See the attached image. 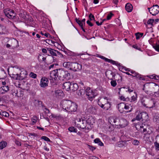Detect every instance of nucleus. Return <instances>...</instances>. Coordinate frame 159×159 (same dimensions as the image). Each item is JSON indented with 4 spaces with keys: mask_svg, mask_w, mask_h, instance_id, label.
Segmentation results:
<instances>
[{
    "mask_svg": "<svg viewBox=\"0 0 159 159\" xmlns=\"http://www.w3.org/2000/svg\"><path fill=\"white\" fill-rule=\"evenodd\" d=\"M61 104L62 108L68 112H75L77 110L76 104L69 100H63L61 102Z\"/></svg>",
    "mask_w": 159,
    "mask_h": 159,
    "instance_id": "nucleus-1",
    "label": "nucleus"
},
{
    "mask_svg": "<svg viewBox=\"0 0 159 159\" xmlns=\"http://www.w3.org/2000/svg\"><path fill=\"white\" fill-rule=\"evenodd\" d=\"M58 78L60 80L66 79L69 80L71 79L70 73L68 71L62 69H58Z\"/></svg>",
    "mask_w": 159,
    "mask_h": 159,
    "instance_id": "nucleus-2",
    "label": "nucleus"
},
{
    "mask_svg": "<svg viewBox=\"0 0 159 159\" xmlns=\"http://www.w3.org/2000/svg\"><path fill=\"white\" fill-rule=\"evenodd\" d=\"M75 125L78 128L84 129L87 126L86 121L84 117L77 118L75 120Z\"/></svg>",
    "mask_w": 159,
    "mask_h": 159,
    "instance_id": "nucleus-3",
    "label": "nucleus"
},
{
    "mask_svg": "<svg viewBox=\"0 0 159 159\" xmlns=\"http://www.w3.org/2000/svg\"><path fill=\"white\" fill-rule=\"evenodd\" d=\"M86 95L90 101H92L96 96L94 92L89 87L86 89Z\"/></svg>",
    "mask_w": 159,
    "mask_h": 159,
    "instance_id": "nucleus-4",
    "label": "nucleus"
},
{
    "mask_svg": "<svg viewBox=\"0 0 159 159\" xmlns=\"http://www.w3.org/2000/svg\"><path fill=\"white\" fill-rule=\"evenodd\" d=\"M149 12L152 16H156L159 12V6L157 5H153L150 8H148Z\"/></svg>",
    "mask_w": 159,
    "mask_h": 159,
    "instance_id": "nucleus-5",
    "label": "nucleus"
},
{
    "mask_svg": "<svg viewBox=\"0 0 159 159\" xmlns=\"http://www.w3.org/2000/svg\"><path fill=\"white\" fill-rule=\"evenodd\" d=\"M4 13L5 16L10 19H14L16 18V13L14 11L11 10H4Z\"/></svg>",
    "mask_w": 159,
    "mask_h": 159,
    "instance_id": "nucleus-6",
    "label": "nucleus"
},
{
    "mask_svg": "<svg viewBox=\"0 0 159 159\" xmlns=\"http://www.w3.org/2000/svg\"><path fill=\"white\" fill-rule=\"evenodd\" d=\"M58 69H56L50 72L49 79L50 80H57V78H58Z\"/></svg>",
    "mask_w": 159,
    "mask_h": 159,
    "instance_id": "nucleus-7",
    "label": "nucleus"
},
{
    "mask_svg": "<svg viewBox=\"0 0 159 159\" xmlns=\"http://www.w3.org/2000/svg\"><path fill=\"white\" fill-rule=\"evenodd\" d=\"M71 70L74 71H78L82 69V65L77 63L72 62L71 65Z\"/></svg>",
    "mask_w": 159,
    "mask_h": 159,
    "instance_id": "nucleus-8",
    "label": "nucleus"
},
{
    "mask_svg": "<svg viewBox=\"0 0 159 159\" xmlns=\"http://www.w3.org/2000/svg\"><path fill=\"white\" fill-rule=\"evenodd\" d=\"M96 112V108L91 105H89L86 110L85 113L87 115L91 114H95Z\"/></svg>",
    "mask_w": 159,
    "mask_h": 159,
    "instance_id": "nucleus-9",
    "label": "nucleus"
},
{
    "mask_svg": "<svg viewBox=\"0 0 159 159\" xmlns=\"http://www.w3.org/2000/svg\"><path fill=\"white\" fill-rule=\"evenodd\" d=\"M9 43L10 44L11 47L12 49L17 47L18 44V41L17 40L15 39H10L8 41Z\"/></svg>",
    "mask_w": 159,
    "mask_h": 159,
    "instance_id": "nucleus-10",
    "label": "nucleus"
},
{
    "mask_svg": "<svg viewBox=\"0 0 159 159\" xmlns=\"http://www.w3.org/2000/svg\"><path fill=\"white\" fill-rule=\"evenodd\" d=\"M105 75L109 79L112 80L113 78L115 79L116 74L111 70L106 71Z\"/></svg>",
    "mask_w": 159,
    "mask_h": 159,
    "instance_id": "nucleus-11",
    "label": "nucleus"
},
{
    "mask_svg": "<svg viewBox=\"0 0 159 159\" xmlns=\"http://www.w3.org/2000/svg\"><path fill=\"white\" fill-rule=\"evenodd\" d=\"M48 79L46 77L42 78L40 81V85L41 87H45L48 86Z\"/></svg>",
    "mask_w": 159,
    "mask_h": 159,
    "instance_id": "nucleus-12",
    "label": "nucleus"
},
{
    "mask_svg": "<svg viewBox=\"0 0 159 159\" xmlns=\"http://www.w3.org/2000/svg\"><path fill=\"white\" fill-rule=\"evenodd\" d=\"M125 107V104L124 102H121L117 105V108H118L119 111L122 113L124 111V108Z\"/></svg>",
    "mask_w": 159,
    "mask_h": 159,
    "instance_id": "nucleus-13",
    "label": "nucleus"
},
{
    "mask_svg": "<svg viewBox=\"0 0 159 159\" xmlns=\"http://www.w3.org/2000/svg\"><path fill=\"white\" fill-rule=\"evenodd\" d=\"M128 124L127 120L121 118L120 119V123H119V125L121 128L127 126Z\"/></svg>",
    "mask_w": 159,
    "mask_h": 159,
    "instance_id": "nucleus-14",
    "label": "nucleus"
},
{
    "mask_svg": "<svg viewBox=\"0 0 159 159\" xmlns=\"http://www.w3.org/2000/svg\"><path fill=\"white\" fill-rule=\"evenodd\" d=\"M100 106L105 110H108L111 107V103L107 101V102L105 104H102L100 103Z\"/></svg>",
    "mask_w": 159,
    "mask_h": 159,
    "instance_id": "nucleus-15",
    "label": "nucleus"
},
{
    "mask_svg": "<svg viewBox=\"0 0 159 159\" xmlns=\"http://www.w3.org/2000/svg\"><path fill=\"white\" fill-rule=\"evenodd\" d=\"M71 85V82L69 81L65 82L63 84V88L66 91L70 90V86Z\"/></svg>",
    "mask_w": 159,
    "mask_h": 159,
    "instance_id": "nucleus-16",
    "label": "nucleus"
},
{
    "mask_svg": "<svg viewBox=\"0 0 159 159\" xmlns=\"http://www.w3.org/2000/svg\"><path fill=\"white\" fill-rule=\"evenodd\" d=\"M125 8L128 12H130L133 10V6L129 3H127L125 6Z\"/></svg>",
    "mask_w": 159,
    "mask_h": 159,
    "instance_id": "nucleus-17",
    "label": "nucleus"
},
{
    "mask_svg": "<svg viewBox=\"0 0 159 159\" xmlns=\"http://www.w3.org/2000/svg\"><path fill=\"white\" fill-rule=\"evenodd\" d=\"M78 88V84L75 83H71V85L70 86V90L73 91H75Z\"/></svg>",
    "mask_w": 159,
    "mask_h": 159,
    "instance_id": "nucleus-18",
    "label": "nucleus"
},
{
    "mask_svg": "<svg viewBox=\"0 0 159 159\" xmlns=\"http://www.w3.org/2000/svg\"><path fill=\"white\" fill-rule=\"evenodd\" d=\"M34 104L35 106L39 108L41 106H43L42 105V102L38 100H34Z\"/></svg>",
    "mask_w": 159,
    "mask_h": 159,
    "instance_id": "nucleus-19",
    "label": "nucleus"
},
{
    "mask_svg": "<svg viewBox=\"0 0 159 159\" xmlns=\"http://www.w3.org/2000/svg\"><path fill=\"white\" fill-rule=\"evenodd\" d=\"M140 128L141 129L143 128V133L146 132V133L144 134H150L151 132V131L150 132L149 131V127H148H148L147 128H145L143 124L140 126Z\"/></svg>",
    "mask_w": 159,
    "mask_h": 159,
    "instance_id": "nucleus-20",
    "label": "nucleus"
},
{
    "mask_svg": "<svg viewBox=\"0 0 159 159\" xmlns=\"http://www.w3.org/2000/svg\"><path fill=\"white\" fill-rule=\"evenodd\" d=\"M146 104L147 105L145 107H146L152 108L155 106V103L152 100L149 101L148 103Z\"/></svg>",
    "mask_w": 159,
    "mask_h": 159,
    "instance_id": "nucleus-21",
    "label": "nucleus"
},
{
    "mask_svg": "<svg viewBox=\"0 0 159 159\" xmlns=\"http://www.w3.org/2000/svg\"><path fill=\"white\" fill-rule=\"evenodd\" d=\"M20 13L19 15L20 17L22 18L23 19H25L26 18V12L22 10H20Z\"/></svg>",
    "mask_w": 159,
    "mask_h": 159,
    "instance_id": "nucleus-22",
    "label": "nucleus"
},
{
    "mask_svg": "<svg viewBox=\"0 0 159 159\" xmlns=\"http://www.w3.org/2000/svg\"><path fill=\"white\" fill-rule=\"evenodd\" d=\"M72 62H64L63 64V67L65 68L69 69V70H71V65Z\"/></svg>",
    "mask_w": 159,
    "mask_h": 159,
    "instance_id": "nucleus-23",
    "label": "nucleus"
},
{
    "mask_svg": "<svg viewBox=\"0 0 159 159\" xmlns=\"http://www.w3.org/2000/svg\"><path fill=\"white\" fill-rule=\"evenodd\" d=\"M132 76L133 77H135L136 78L139 79V80H145V79H144L143 77H141V75L139 74V73L135 72L132 75Z\"/></svg>",
    "mask_w": 159,
    "mask_h": 159,
    "instance_id": "nucleus-24",
    "label": "nucleus"
},
{
    "mask_svg": "<svg viewBox=\"0 0 159 159\" xmlns=\"http://www.w3.org/2000/svg\"><path fill=\"white\" fill-rule=\"evenodd\" d=\"M141 114L142 116V120H146L148 119V114L146 112H141Z\"/></svg>",
    "mask_w": 159,
    "mask_h": 159,
    "instance_id": "nucleus-25",
    "label": "nucleus"
},
{
    "mask_svg": "<svg viewBox=\"0 0 159 159\" xmlns=\"http://www.w3.org/2000/svg\"><path fill=\"white\" fill-rule=\"evenodd\" d=\"M63 94V92L61 90H57L54 91V95L56 97L61 96Z\"/></svg>",
    "mask_w": 159,
    "mask_h": 159,
    "instance_id": "nucleus-26",
    "label": "nucleus"
},
{
    "mask_svg": "<svg viewBox=\"0 0 159 159\" xmlns=\"http://www.w3.org/2000/svg\"><path fill=\"white\" fill-rule=\"evenodd\" d=\"M108 101L107 98L106 97H104L102 99L101 101H98V104L99 106H100V103H101L102 104H106Z\"/></svg>",
    "mask_w": 159,
    "mask_h": 159,
    "instance_id": "nucleus-27",
    "label": "nucleus"
},
{
    "mask_svg": "<svg viewBox=\"0 0 159 159\" xmlns=\"http://www.w3.org/2000/svg\"><path fill=\"white\" fill-rule=\"evenodd\" d=\"M12 93L13 96L19 97L18 95V91L16 88H14L12 91Z\"/></svg>",
    "mask_w": 159,
    "mask_h": 159,
    "instance_id": "nucleus-28",
    "label": "nucleus"
},
{
    "mask_svg": "<svg viewBox=\"0 0 159 159\" xmlns=\"http://www.w3.org/2000/svg\"><path fill=\"white\" fill-rule=\"evenodd\" d=\"M142 116L141 114V112H140L139 114H138L137 115L135 118H134L133 119L132 121H134L135 120H142Z\"/></svg>",
    "mask_w": 159,
    "mask_h": 159,
    "instance_id": "nucleus-29",
    "label": "nucleus"
},
{
    "mask_svg": "<svg viewBox=\"0 0 159 159\" xmlns=\"http://www.w3.org/2000/svg\"><path fill=\"white\" fill-rule=\"evenodd\" d=\"M86 124H88L89 125H93V123H94V120L93 118L92 117L89 118L88 119H87V120H86Z\"/></svg>",
    "mask_w": 159,
    "mask_h": 159,
    "instance_id": "nucleus-30",
    "label": "nucleus"
},
{
    "mask_svg": "<svg viewBox=\"0 0 159 159\" xmlns=\"http://www.w3.org/2000/svg\"><path fill=\"white\" fill-rule=\"evenodd\" d=\"M77 93L79 95H83L85 93L86 94V89L85 90L83 89H80L78 90Z\"/></svg>",
    "mask_w": 159,
    "mask_h": 159,
    "instance_id": "nucleus-31",
    "label": "nucleus"
},
{
    "mask_svg": "<svg viewBox=\"0 0 159 159\" xmlns=\"http://www.w3.org/2000/svg\"><path fill=\"white\" fill-rule=\"evenodd\" d=\"M5 28L4 26L0 25V34H5Z\"/></svg>",
    "mask_w": 159,
    "mask_h": 159,
    "instance_id": "nucleus-32",
    "label": "nucleus"
},
{
    "mask_svg": "<svg viewBox=\"0 0 159 159\" xmlns=\"http://www.w3.org/2000/svg\"><path fill=\"white\" fill-rule=\"evenodd\" d=\"M7 144L6 142L2 141L0 143V149H2L5 147Z\"/></svg>",
    "mask_w": 159,
    "mask_h": 159,
    "instance_id": "nucleus-33",
    "label": "nucleus"
},
{
    "mask_svg": "<svg viewBox=\"0 0 159 159\" xmlns=\"http://www.w3.org/2000/svg\"><path fill=\"white\" fill-rule=\"evenodd\" d=\"M0 115L2 116H4L6 117H8L9 116V113L5 111H0Z\"/></svg>",
    "mask_w": 159,
    "mask_h": 159,
    "instance_id": "nucleus-34",
    "label": "nucleus"
},
{
    "mask_svg": "<svg viewBox=\"0 0 159 159\" xmlns=\"http://www.w3.org/2000/svg\"><path fill=\"white\" fill-rule=\"evenodd\" d=\"M115 117H110L108 119V122L112 125H114Z\"/></svg>",
    "mask_w": 159,
    "mask_h": 159,
    "instance_id": "nucleus-35",
    "label": "nucleus"
},
{
    "mask_svg": "<svg viewBox=\"0 0 159 159\" xmlns=\"http://www.w3.org/2000/svg\"><path fill=\"white\" fill-rule=\"evenodd\" d=\"M120 119L119 118L115 117L114 125H119Z\"/></svg>",
    "mask_w": 159,
    "mask_h": 159,
    "instance_id": "nucleus-36",
    "label": "nucleus"
},
{
    "mask_svg": "<svg viewBox=\"0 0 159 159\" xmlns=\"http://www.w3.org/2000/svg\"><path fill=\"white\" fill-rule=\"evenodd\" d=\"M146 99L145 98H142L141 100V102L142 104L144 106H146L147 104L146 102H147Z\"/></svg>",
    "mask_w": 159,
    "mask_h": 159,
    "instance_id": "nucleus-37",
    "label": "nucleus"
},
{
    "mask_svg": "<svg viewBox=\"0 0 159 159\" xmlns=\"http://www.w3.org/2000/svg\"><path fill=\"white\" fill-rule=\"evenodd\" d=\"M68 130L71 132L76 133L77 131V129L73 127H69L68 129Z\"/></svg>",
    "mask_w": 159,
    "mask_h": 159,
    "instance_id": "nucleus-38",
    "label": "nucleus"
},
{
    "mask_svg": "<svg viewBox=\"0 0 159 159\" xmlns=\"http://www.w3.org/2000/svg\"><path fill=\"white\" fill-rule=\"evenodd\" d=\"M153 47L156 51L159 52V40L158 43H156L155 44L153 45Z\"/></svg>",
    "mask_w": 159,
    "mask_h": 159,
    "instance_id": "nucleus-39",
    "label": "nucleus"
},
{
    "mask_svg": "<svg viewBox=\"0 0 159 159\" xmlns=\"http://www.w3.org/2000/svg\"><path fill=\"white\" fill-rule=\"evenodd\" d=\"M137 99V94L135 93V95H133L131 97V102H134L136 101Z\"/></svg>",
    "mask_w": 159,
    "mask_h": 159,
    "instance_id": "nucleus-40",
    "label": "nucleus"
},
{
    "mask_svg": "<svg viewBox=\"0 0 159 159\" xmlns=\"http://www.w3.org/2000/svg\"><path fill=\"white\" fill-rule=\"evenodd\" d=\"M114 79L113 78L112 80H111V85L113 87H115L117 85V83L116 81L115 80H114Z\"/></svg>",
    "mask_w": 159,
    "mask_h": 159,
    "instance_id": "nucleus-41",
    "label": "nucleus"
},
{
    "mask_svg": "<svg viewBox=\"0 0 159 159\" xmlns=\"http://www.w3.org/2000/svg\"><path fill=\"white\" fill-rule=\"evenodd\" d=\"M108 62H110L113 64L116 65V66H119V64L117 62L111 60L109 59V60Z\"/></svg>",
    "mask_w": 159,
    "mask_h": 159,
    "instance_id": "nucleus-42",
    "label": "nucleus"
},
{
    "mask_svg": "<svg viewBox=\"0 0 159 159\" xmlns=\"http://www.w3.org/2000/svg\"><path fill=\"white\" fill-rule=\"evenodd\" d=\"M132 143L135 145H138L139 143V141L137 140H134L131 141Z\"/></svg>",
    "mask_w": 159,
    "mask_h": 159,
    "instance_id": "nucleus-43",
    "label": "nucleus"
},
{
    "mask_svg": "<svg viewBox=\"0 0 159 159\" xmlns=\"http://www.w3.org/2000/svg\"><path fill=\"white\" fill-rule=\"evenodd\" d=\"M38 119L37 117L35 116L33 117V119H32V125H34V124L36 122Z\"/></svg>",
    "mask_w": 159,
    "mask_h": 159,
    "instance_id": "nucleus-44",
    "label": "nucleus"
},
{
    "mask_svg": "<svg viewBox=\"0 0 159 159\" xmlns=\"http://www.w3.org/2000/svg\"><path fill=\"white\" fill-rule=\"evenodd\" d=\"M16 75L17 76L16 77L15 79H16L20 80H22L23 79L24 77L20 75V74H17Z\"/></svg>",
    "mask_w": 159,
    "mask_h": 159,
    "instance_id": "nucleus-45",
    "label": "nucleus"
},
{
    "mask_svg": "<svg viewBox=\"0 0 159 159\" xmlns=\"http://www.w3.org/2000/svg\"><path fill=\"white\" fill-rule=\"evenodd\" d=\"M75 20L76 22L81 27H82L83 24L82 23L81 21L79 20L78 19L76 18L75 19Z\"/></svg>",
    "mask_w": 159,
    "mask_h": 159,
    "instance_id": "nucleus-46",
    "label": "nucleus"
},
{
    "mask_svg": "<svg viewBox=\"0 0 159 159\" xmlns=\"http://www.w3.org/2000/svg\"><path fill=\"white\" fill-rule=\"evenodd\" d=\"M154 144L156 150L157 151H159V143L157 142H155Z\"/></svg>",
    "mask_w": 159,
    "mask_h": 159,
    "instance_id": "nucleus-47",
    "label": "nucleus"
},
{
    "mask_svg": "<svg viewBox=\"0 0 159 159\" xmlns=\"http://www.w3.org/2000/svg\"><path fill=\"white\" fill-rule=\"evenodd\" d=\"M30 76L31 78L35 79L36 78L37 75L36 74L32 72H31L30 74Z\"/></svg>",
    "mask_w": 159,
    "mask_h": 159,
    "instance_id": "nucleus-48",
    "label": "nucleus"
},
{
    "mask_svg": "<svg viewBox=\"0 0 159 159\" xmlns=\"http://www.w3.org/2000/svg\"><path fill=\"white\" fill-rule=\"evenodd\" d=\"M2 87L6 92H7L9 90V87L8 86H4Z\"/></svg>",
    "mask_w": 159,
    "mask_h": 159,
    "instance_id": "nucleus-49",
    "label": "nucleus"
},
{
    "mask_svg": "<svg viewBox=\"0 0 159 159\" xmlns=\"http://www.w3.org/2000/svg\"><path fill=\"white\" fill-rule=\"evenodd\" d=\"M154 20L153 19H150L147 22L148 24L152 25V23L154 22Z\"/></svg>",
    "mask_w": 159,
    "mask_h": 159,
    "instance_id": "nucleus-50",
    "label": "nucleus"
},
{
    "mask_svg": "<svg viewBox=\"0 0 159 159\" xmlns=\"http://www.w3.org/2000/svg\"><path fill=\"white\" fill-rule=\"evenodd\" d=\"M42 139L44 140L48 141L50 142V139L47 137L45 136H43L42 137Z\"/></svg>",
    "mask_w": 159,
    "mask_h": 159,
    "instance_id": "nucleus-51",
    "label": "nucleus"
},
{
    "mask_svg": "<svg viewBox=\"0 0 159 159\" xmlns=\"http://www.w3.org/2000/svg\"><path fill=\"white\" fill-rule=\"evenodd\" d=\"M113 15L110 12V14H108L107 16V20H109L110 19L112 16Z\"/></svg>",
    "mask_w": 159,
    "mask_h": 159,
    "instance_id": "nucleus-52",
    "label": "nucleus"
},
{
    "mask_svg": "<svg viewBox=\"0 0 159 159\" xmlns=\"http://www.w3.org/2000/svg\"><path fill=\"white\" fill-rule=\"evenodd\" d=\"M135 35L136 37V39H139L141 37L139 35V32L135 34Z\"/></svg>",
    "mask_w": 159,
    "mask_h": 159,
    "instance_id": "nucleus-53",
    "label": "nucleus"
},
{
    "mask_svg": "<svg viewBox=\"0 0 159 159\" xmlns=\"http://www.w3.org/2000/svg\"><path fill=\"white\" fill-rule=\"evenodd\" d=\"M6 93V91L2 89V88L1 87L0 88V93L1 94H3L5 93Z\"/></svg>",
    "mask_w": 159,
    "mask_h": 159,
    "instance_id": "nucleus-54",
    "label": "nucleus"
},
{
    "mask_svg": "<svg viewBox=\"0 0 159 159\" xmlns=\"http://www.w3.org/2000/svg\"><path fill=\"white\" fill-rule=\"evenodd\" d=\"M15 143L18 146H20L21 145V142L17 140H15Z\"/></svg>",
    "mask_w": 159,
    "mask_h": 159,
    "instance_id": "nucleus-55",
    "label": "nucleus"
},
{
    "mask_svg": "<svg viewBox=\"0 0 159 159\" xmlns=\"http://www.w3.org/2000/svg\"><path fill=\"white\" fill-rule=\"evenodd\" d=\"M55 51H57L56 50L53 51V50L50 53V54L53 56H57V54L55 52Z\"/></svg>",
    "mask_w": 159,
    "mask_h": 159,
    "instance_id": "nucleus-56",
    "label": "nucleus"
},
{
    "mask_svg": "<svg viewBox=\"0 0 159 159\" xmlns=\"http://www.w3.org/2000/svg\"><path fill=\"white\" fill-rule=\"evenodd\" d=\"M100 58H101V59H104L105 61H107V62H108V61L109 60L108 59L104 57L103 56H101L100 57Z\"/></svg>",
    "mask_w": 159,
    "mask_h": 159,
    "instance_id": "nucleus-57",
    "label": "nucleus"
},
{
    "mask_svg": "<svg viewBox=\"0 0 159 159\" xmlns=\"http://www.w3.org/2000/svg\"><path fill=\"white\" fill-rule=\"evenodd\" d=\"M41 33L42 34V35H44L46 37H48V35L50 36V35L48 33H45L44 34L42 32H41Z\"/></svg>",
    "mask_w": 159,
    "mask_h": 159,
    "instance_id": "nucleus-58",
    "label": "nucleus"
},
{
    "mask_svg": "<svg viewBox=\"0 0 159 159\" xmlns=\"http://www.w3.org/2000/svg\"><path fill=\"white\" fill-rule=\"evenodd\" d=\"M87 23L88 24L89 26H92L93 25V24L89 20H88L87 21Z\"/></svg>",
    "mask_w": 159,
    "mask_h": 159,
    "instance_id": "nucleus-59",
    "label": "nucleus"
},
{
    "mask_svg": "<svg viewBox=\"0 0 159 159\" xmlns=\"http://www.w3.org/2000/svg\"><path fill=\"white\" fill-rule=\"evenodd\" d=\"M100 139L99 138H96L94 140L95 143H98L100 141Z\"/></svg>",
    "mask_w": 159,
    "mask_h": 159,
    "instance_id": "nucleus-60",
    "label": "nucleus"
},
{
    "mask_svg": "<svg viewBox=\"0 0 159 159\" xmlns=\"http://www.w3.org/2000/svg\"><path fill=\"white\" fill-rule=\"evenodd\" d=\"M89 148L92 151H93L96 148L95 147H93L91 146H89Z\"/></svg>",
    "mask_w": 159,
    "mask_h": 159,
    "instance_id": "nucleus-61",
    "label": "nucleus"
},
{
    "mask_svg": "<svg viewBox=\"0 0 159 159\" xmlns=\"http://www.w3.org/2000/svg\"><path fill=\"white\" fill-rule=\"evenodd\" d=\"M120 100H123V101H126V100L127 99V98H125V97L122 96L120 97Z\"/></svg>",
    "mask_w": 159,
    "mask_h": 159,
    "instance_id": "nucleus-62",
    "label": "nucleus"
},
{
    "mask_svg": "<svg viewBox=\"0 0 159 159\" xmlns=\"http://www.w3.org/2000/svg\"><path fill=\"white\" fill-rule=\"evenodd\" d=\"M98 143L99 145L101 146H103V143L100 141V140Z\"/></svg>",
    "mask_w": 159,
    "mask_h": 159,
    "instance_id": "nucleus-63",
    "label": "nucleus"
},
{
    "mask_svg": "<svg viewBox=\"0 0 159 159\" xmlns=\"http://www.w3.org/2000/svg\"><path fill=\"white\" fill-rule=\"evenodd\" d=\"M42 52L45 53H46L47 52V50L45 48H43L42 49Z\"/></svg>",
    "mask_w": 159,
    "mask_h": 159,
    "instance_id": "nucleus-64",
    "label": "nucleus"
}]
</instances>
